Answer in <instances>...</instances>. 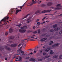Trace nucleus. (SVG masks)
<instances>
[{"label": "nucleus", "mask_w": 62, "mask_h": 62, "mask_svg": "<svg viewBox=\"0 0 62 62\" xmlns=\"http://www.w3.org/2000/svg\"><path fill=\"white\" fill-rule=\"evenodd\" d=\"M54 52L53 51V50H51L50 51V53L51 54H54Z\"/></svg>", "instance_id": "nucleus-27"}, {"label": "nucleus", "mask_w": 62, "mask_h": 62, "mask_svg": "<svg viewBox=\"0 0 62 62\" xmlns=\"http://www.w3.org/2000/svg\"><path fill=\"white\" fill-rule=\"evenodd\" d=\"M22 25L21 24H19L16 25V26H18V27H20Z\"/></svg>", "instance_id": "nucleus-32"}, {"label": "nucleus", "mask_w": 62, "mask_h": 62, "mask_svg": "<svg viewBox=\"0 0 62 62\" xmlns=\"http://www.w3.org/2000/svg\"><path fill=\"white\" fill-rule=\"evenodd\" d=\"M57 57V56L56 55H54L53 57V58H56Z\"/></svg>", "instance_id": "nucleus-29"}, {"label": "nucleus", "mask_w": 62, "mask_h": 62, "mask_svg": "<svg viewBox=\"0 0 62 62\" xmlns=\"http://www.w3.org/2000/svg\"><path fill=\"white\" fill-rule=\"evenodd\" d=\"M21 44H19V45L18 46V47L20 46V45Z\"/></svg>", "instance_id": "nucleus-56"}, {"label": "nucleus", "mask_w": 62, "mask_h": 62, "mask_svg": "<svg viewBox=\"0 0 62 62\" xmlns=\"http://www.w3.org/2000/svg\"><path fill=\"white\" fill-rule=\"evenodd\" d=\"M53 4V3L52 2H48L47 4V5L48 6H51Z\"/></svg>", "instance_id": "nucleus-10"}, {"label": "nucleus", "mask_w": 62, "mask_h": 62, "mask_svg": "<svg viewBox=\"0 0 62 62\" xmlns=\"http://www.w3.org/2000/svg\"><path fill=\"white\" fill-rule=\"evenodd\" d=\"M20 51H21V50L20 49H19L18 50H17V53H20Z\"/></svg>", "instance_id": "nucleus-47"}, {"label": "nucleus", "mask_w": 62, "mask_h": 62, "mask_svg": "<svg viewBox=\"0 0 62 62\" xmlns=\"http://www.w3.org/2000/svg\"><path fill=\"white\" fill-rule=\"evenodd\" d=\"M7 58H5V60H7Z\"/></svg>", "instance_id": "nucleus-59"}, {"label": "nucleus", "mask_w": 62, "mask_h": 62, "mask_svg": "<svg viewBox=\"0 0 62 62\" xmlns=\"http://www.w3.org/2000/svg\"><path fill=\"white\" fill-rule=\"evenodd\" d=\"M8 43H9V44H10V43H13V42L12 41H9L8 42Z\"/></svg>", "instance_id": "nucleus-33"}, {"label": "nucleus", "mask_w": 62, "mask_h": 62, "mask_svg": "<svg viewBox=\"0 0 62 62\" xmlns=\"http://www.w3.org/2000/svg\"><path fill=\"white\" fill-rule=\"evenodd\" d=\"M43 55H45L46 54V53H43Z\"/></svg>", "instance_id": "nucleus-49"}, {"label": "nucleus", "mask_w": 62, "mask_h": 62, "mask_svg": "<svg viewBox=\"0 0 62 62\" xmlns=\"http://www.w3.org/2000/svg\"><path fill=\"white\" fill-rule=\"evenodd\" d=\"M37 24H39V25H40L41 23H40V22H38L37 23Z\"/></svg>", "instance_id": "nucleus-44"}, {"label": "nucleus", "mask_w": 62, "mask_h": 62, "mask_svg": "<svg viewBox=\"0 0 62 62\" xmlns=\"http://www.w3.org/2000/svg\"><path fill=\"white\" fill-rule=\"evenodd\" d=\"M21 54H23L22 55H24V52L23 51H21Z\"/></svg>", "instance_id": "nucleus-31"}, {"label": "nucleus", "mask_w": 62, "mask_h": 62, "mask_svg": "<svg viewBox=\"0 0 62 62\" xmlns=\"http://www.w3.org/2000/svg\"><path fill=\"white\" fill-rule=\"evenodd\" d=\"M8 32H7L5 33V35L6 36H7L8 35Z\"/></svg>", "instance_id": "nucleus-35"}, {"label": "nucleus", "mask_w": 62, "mask_h": 62, "mask_svg": "<svg viewBox=\"0 0 62 62\" xmlns=\"http://www.w3.org/2000/svg\"><path fill=\"white\" fill-rule=\"evenodd\" d=\"M59 58L60 59H62V55H61L59 57Z\"/></svg>", "instance_id": "nucleus-41"}, {"label": "nucleus", "mask_w": 62, "mask_h": 62, "mask_svg": "<svg viewBox=\"0 0 62 62\" xmlns=\"http://www.w3.org/2000/svg\"><path fill=\"white\" fill-rule=\"evenodd\" d=\"M33 54V53L32 52H31L30 53L31 54Z\"/></svg>", "instance_id": "nucleus-58"}, {"label": "nucleus", "mask_w": 62, "mask_h": 62, "mask_svg": "<svg viewBox=\"0 0 62 62\" xmlns=\"http://www.w3.org/2000/svg\"><path fill=\"white\" fill-rule=\"evenodd\" d=\"M37 32H38V31H37L33 32V34H36V33H37Z\"/></svg>", "instance_id": "nucleus-36"}, {"label": "nucleus", "mask_w": 62, "mask_h": 62, "mask_svg": "<svg viewBox=\"0 0 62 62\" xmlns=\"http://www.w3.org/2000/svg\"><path fill=\"white\" fill-rule=\"evenodd\" d=\"M27 27V26L26 25L24 26L23 27H21L20 28V29H24V28H25Z\"/></svg>", "instance_id": "nucleus-19"}, {"label": "nucleus", "mask_w": 62, "mask_h": 62, "mask_svg": "<svg viewBox=\"0 0 62 62\" xmlns=\"http://www.w3.org/2000/svg\"><path fill=\"white\" fill-rule=\"evenodd\" d=\"M51 61V59L50 58H48L46 60V62H49Z\"/></svg>", "instance_id": "nucleus-21"}, {"label": "nucleus", "mask_w": 62, "mask_h": 62, "mask_svg": "<svg viewBox=\"0 0 62 62\" xmlns=\"http://www.w3.org/2000/svg\"><path fill=\"white\" fill-rule=\"evenodd\" d=\"M34 53H36V51L35 50L34 51Z\"/></svg>", "instance_id": "nucleus-63"}, {"label": "nucleus", "mask_w": 62, "mask_h": 62, "mask_svg": "<svg viewBox=\"0 0 62 62\" xmlns=\"http://www.w3.org/2000/svg\"><path fill=\"white\" fill-rule=\"evenodd\" d=\"M59 16H62V14H60V15H59Z\"/></svg>", "instance_id": "nucleus-60"}, {"label": "nucleus", "mask_w": 62, "mask_h": 62, "mask_svg": "<svg viewBox=\"0 0 62 62\" xmlns=\"http://www.w3.org/2000/svg\"><path fill=\"white\" fill-rule=\"evenodd\" d=\"M47 39V38H42L40 40L41 41H45V40H46Z\"/></svg>", "instance_id": "nucleus-9"}, {"label": "nucleus", "mask_w": 62, "mask_h": 62, "mask_svg": "<svg viewBox=\"0 0 62 62\" xmlns=\"http://www.w3.org/2000/svg\"><path fill=\"white\" fill-rule=\"evenodd\" d=\"M18 38H19V37H16V38H15L16 40H18V39L17 40V39H18Z\"/></svg>", "instance_id": "nucleus-51"}, {"label": "nucleus", "mask_w": 62, "mask_h": 62, "mask_svg": "<svg viewBox=\"0 0 62 62\" xmlns=\"http://www.w3.org/2000/svg\"><path fill=\"white\" fill-rule=\"evenodd\" d=\"M50 57V56H45V57H43V58L44 59H45V58H48V57Z\"/></svg>", "instance_id": "nucleus-24"}, {"label": "nucleus", "mask_w": 62, "mask_h": 62, "mask_svg": "<svg viewBox=\"0 0 62 62\" xmlns=\"http://www.w3.org/2000/svg\"><path fill=\"white\" fill-rule=\"evenodd\" d=\"M19 32L20 33H25L26 32V30H22L21 29H19Z\"/></svg>", "instance_id": "nucleus-5"}, {"label": "nucleus", "mask_w": 62, "mask_h": 62, "mask_svg": "<svg viewBox=\"0 0 62 62\" xmlns=\"http://www.w3.org/2000/svg\"><path fill=\"white\" fill-rule=\"evenodd\" d=\"M42 60H42V59H38V61H42Z\"/></svg>", "instance_id": "nucleus-42"}, {"label": "nucleus", "mask_w": 62, "mask_h": 62, "mask_svg": "<svg viewBox=\"0 0 62 62\" xmlns=\"http://www.w3.org/2000/svg\"><path fill=\"white\" fill-rule=\"evenodd\" d=\"M11 10H10L9 11V13L10 15H12V14L14 13L15 11V8H12L11 9Z\"/></svg>", "instance_id": "nucleus-2"}, {"label": "nucleus", "mask_w": 62, "mask_h": 62, "mask_svg": "<svg viewBox=\"0 0 62 62\" xmlns=\"http://www.w3.org/2000/svg\"><path fill=\"white\" fill-rule=\"evenodd\" d=\"M57 26V25L56 24H55L53 26V28H55V27H56Z\"/></svg>", "instance_id": "nucleus-28"}, {"label": "nucleus", "mask_w": 62, "mask_h": 62, "mask_svg": "<svg viewBox=\"0 0 62 62\" xmlns=\"http://www.w3.org/2000/svg\"><path fill=\"white\" fill-rule=\"evenodd\" d=\"M4 48L5 49L9 51H11L12 50V49L10 48L9 47L7 46H5Z\"/></svg>", "instance_id": "nucleus-4"}, {"label": "nucleus", "mask_w": 62, "mask_h": 62, "mask_svg": "<svg viewBox=\"0 0 62 62\" xmlns=\"http://www.w3.org/2000/svg\"><path fill=\"white\" fill-rule=\"evenodd\" d=\"M30 15V14H27L26 16H25L23 18V19H24V18H27V17H28V16H29V15Z\"/></svg>", "instance_id": "nucleus-16"}, {"label": "nucleus", "mask_w": 62, "mask_h": 62, "mask_svg": "<svg viewBox=\"0 0 62 62\" xmlns=\"http://www.w3.org/2000/svg\"><path fill=\"white\" fill-rule=\"evenodd\" d=\"M59 29H60V28L58 27L54 29V30H53V29H51L50 30V33H52V32H53L54 31H58Z\"/></svg>", "instance_id": "nucleus-3"}, {"label": "nucleus", "mask_w": 62, "mask_h": 62, "mask_svg": "<svg viewBox=\"0 0 62 62\" xmlns=\"http://www.w3.org/2000/svg\"><path fill=\"white\" fill-rule=\"evenodd\" d=\"M50 35H47L46 36V38H48V37H50Z\"/></svg>", "instance_id": "nucleus-43"}, {"label": "nucleus", "mask_w": 62, "mask_h": 62, "mask_svg": "<svg viewBox=\"0 0 62 62\" xmlns=\"http://www.w3.org/2000/svg\"><path fill=\"white\" fill-rule=\"evenodd\" d=\"M4 50V47H3V46H1V47H0V50L3 51Z\"/></svg>", "instance_id": "nucleus-13"}, {"label": "nucleus", "mask_w": 62, "mask_h": 62, "mask_svg": "<svg viewBox=\"0 0 62 62\" xmlns=\"http://www.w3.org/2000/svg\"><path fill=\"white\" fill-rule=\"evenodd\" d=\"M38 32L39 34V33H40V30L39 29L38 30Z\"/></svg>", "instance_id": "nucleus-37"}, {"label": "nucleus", "mask_w": 62, "mask_h": 62, "mask_svg": "<svg viewBox=\"0 0 62 62\" xmlns=\"http://www.w3.org/2000/svg\"><path fill=\"white\" fill-rule=\"evenodd\" d=\"M40 12V10H38L35 13V14H37V13H39Z\"/></svg>", "instance_id": "nucleus-25"}, {"label": "nucleus", "mask_w": 62, "mask_h": 62, "mask_svg": "<svg viewBox=\"0 0 62 62\" xmlns=\"http://www.w3.org/2000/svg\"><path fill=\"white\" fill-rule=\"evenodd\" d=\"M39 19H38L36 20V22H39Z\"/></svg>", "instance_id": "nucleus-45"}, {"label": "nucleus", "mask_w": 62, "mask_h": 62, "mask_svg": "<svg viewBox=\"0 0 62 62\" xmlns=\"http://www.w3.org/2000/svg\"><path fill=\"white\" fill-rule=\"evenodd\" d=\"M62 34V30L61 31L59 32V34L60 35H61Z\"/></svg>", "instance_id": "nucleus-30"}, {"label": "nucleus", "mask_w": 62, "mask_h": 62, "mask_svg": "<svg viewBox=\"0 0 62 62\" xmlns=\"http://www.w3.org/2000/svg\"><path fill=\"white\" fill-rule=\"evenodd\" d=\"M7 22L8 23H9V22L8 21H7Z\"/></svg>", "instance_id": "nucleus-62"}, {"label": "nucleus", "mask_w": 62, "mask_h": 62, "mask_svg": "<svg viewBox=\"0 0 62 62\" xmlns=\"http://www.w3.org/2000/svg\"><path fill=\"white\" fill-rule=\"evenodd\" d=\"M46 35V34H42L41 35L42 36H43V37H44V36H45Z\"/></svg>", "instance_id": "nucleus-40"}, {"label": "nucleus", "mask_w": 62, "mask_h": 62, "mask_svg": "<svg viewBox=\"0 0 62 62\" xmlns=\"http://www.w3.org/2000/svg\"><path fill=\"white\" fill-rule=\"evenodd\" d=\"M30 40L31 41H34L35 40H34V39H31Z\"/></svg>", "instance_id": "nucleus-46"}, {"label": "nucleus", "mask_w": 62, "mask_h": 62, "mask_svg": "<svg viewBox=\"0 0 62 62\" xmlns=\"http://www.w3.org/2000/svg\"><path fill=\"white\" fill-rule=\"evenodd\" d=\"M20 8L21 9H22V7L21 6Z\"/></svg>", "instance_id": "nucleus-61"}, {"label": "nucleus", "mask_w": 62, "mask_h": 62, "mask_svg": "<svg viewBox=\"0 0 62 62\" xmlns=\"http://www.w3.org/2000/svg\"><path fill=\"white\" fill-rule=\"evenodd\" d=\"M30 60L31 61H33L35 60V59L34 58H31L30 59Z\"/></svg>", "instance_id": "nucleus-20"}, {"label": "nucleus", "mask_w": 62, "mask_h": 62, "mask_svg": "<svg viewBox=\"0 0 62 62\" xmlns=\"http://www.w3.org/2000/svg\"><path fill=\"white\" fill-rule=\"evenodd\" d=\"M56 7H61V8H62V7L61 6V4H57L56 5Z\"/></svg>", "instance_id": "nucleus-22"}, {"label": "nucleus", "mask_w": 62, "mask_h": 62, "mask_svg": "<svg viewBox=\"0 0 62 62\" xmlns=\"http://www.w3.org/2000/svg\"><path fill=\"white\" fill-rule=\"evenodd\" d=\"M59 23H62V22H60Z\"/></svg>", "instance_id": "nucleus-64"}, {"label": "nucleus", "mask_w": 62, "mask_h": 62, "mask_svg": "<svg viewBox=\"0 0 62 62\" xmlns=\"http://www.w3.org/2000/svg\"><path fill=\"white\" fill-rule=\"evenodd\" d=\"M50 42L51 43L49 44V45H51L54 42L53 41H50Z\"/></svg>", "instance_id": "nucleus-26"}, {"label": "nucleus", "mask_w": 62, "mask_h": 62, "mask_svg": "<svg viewBox=\"0 0 62 62\" xmlns=\"http://www.w3.org/2000/svg\"><path fill=\"white\" fill-rule=\"evenodd\" d=\"M9 17H8V16H6L4 17L3 19H2L1 21V22H0V23L1 24L2 23V22H5V23L2 24L3 25H6L7 24V23H6V22H5V21L6 20H8V19Z\"/></svg>", "instance_id": "nucleus-1"}, {"label": "nucleus", "mask_w": 62, "mask_h": 62, "mask_svg": "<svg viewBox=\"0 0 62 62\" xmlns=\"http://www.w3.org/2000/svg\"><path fill=\"white\" fill-rule=\"evenodd\" d=\"M15 36H11L10 37V39H15Z\"/></svg>", "instance_id": "nucleus-23"}, {"label": "nucleus", "mask_w": 62, "mask_h": 62, "mask_svg": "<svg viewBox=\"0 0 62 62\" xmlns=\"http://www.w3.org/2000/svg\"><path fill=\"white\" fill-rule=\"evenodd\" d=\"M32 2L31 3V4H30V6H31V5H33V4H35V3H36L35 1H34V0H32Z\"/></svg>", "instance_id": "nucleus-15"}, {"label": "nucleus", "mask_w": 62, "mask_h": 62, "mask_svg": "<svg viewBox=\"0 0 62 62\" xmlns=\"http://www.w3.org/2000/svg\"><path fill=\"white\" fill-rule=\"evenodd\" d=\"M34 38V37H31V39H35V38Z\"/></svg>", "instance_id": "nucleus-54"}, {"label": "nucleus", "mask_w": 62, "mask_h": 62, "mask_svg": "<svg viewBox=\"0 0 62 62\" xmlns=\"http://www.w3.org/2000/svg\"><path fill=\"white\" fill-rule=\"evenodd\" d=\"M32 50V49H28V51H29V52H30V51H31V50Z\"/></svg>", "instance_id": "nucleus-53"}, {"label": "nucleus", "mask_w": 62, "mask_h": 62, "mask_svg": "<svg viewBox=\"0 0 62 62\" xmlns=\"http://www.w3.org/2000/svg\"><path fill=\"white\" fill-rule=\"evenodd\" d=\"M42 7H44V8H46L47 7V5L44 4H42L41 5Z\"/></svg>", "instance_id": "nucleus-18"}, {"label": "nucleus", "mask_w": 62, "mask_h": 62, "mask_svg": "<svg viewBox=\"0 0 62 62\" xmlns=\"http://www.w3.org/2000/svg\"><path fill=\"white\" fill-rule=\"evenodd\" d=\"M46 18V17H44L43 19L42 20V21H43V20H44V19H45V18Z\"/></svg>", "instance_id": "nucleus-48"}, {"label": "nucleus", "mask_w": 62, "mask_h": 62, "mask_svg": "<svg viewBox=\"0 0 62 62\" xmlns=\"http://www.w3.org/2000/svg\"><path fill=\"white\" fill-rule=\"evenodd\" d=\"M51 9H54L55 10H56L57 9L58 10H59L60 9H62V8H59L58 7H57L56 8H54V7H51L50 8Z\"/></svg>", "instance_id": "nucleus-7"}, {"label": "nucleus", "mask_w": 62, "mask_h": 62, "mask_svg": "<svg viewBox=\"0 0 62 62\" xmlns=\"http://www.w3.org/2000/svg\"><path fill=\"white\" fill-rule=\"evenodd\" d=\"M53 38H54V36H52V37H50V38L51 39H52Z\"/></svg>", "instance_id": "nucleus-52"}, {"label": "nucleus", "mask_w": 62, "mask_h": 62, "mask_svg": "<svg viewBox=\"0 0 62 62\" xmlns=\"http://www.w3.org/2000/svg\"><path fill=\"white\" fill-rule=\"evenodd\" d=\"M22 58L21 57H20L19 58V59L18 60V61H21V60H22Z\"/></svg>", "instance_id": "nucleus-34"}, {"label": "nucleus", "mask_w": 62, "mask_h": 62, "mask_svg": "<svg viewBox=\"0 0 62 62\" xmlns=\"http://www.w3.org/2000/svg\"><path fill=\"white\" fill-rule=\"evenodd\" d=\"M59 43H57L56 44H55L52 45V47H55V46H58L59 45Z\"/></svg>", "instance_id": "nucleus-17"}, {"label": "nucleus", "mask_w": 62, "mask_h": 62, "mask_svg": "<svg viewBox=\"0 0 62 62\" xmlns=\"http://www.w3.org/2000/svg\"><path fill=\"white\" fill-rule=\"evenodd\" d=\"M53 11V10H44L42 12H41L42 13H46V12H52L51 11Z\"/></svg>", "instance_id": "nucleus-6"}, {"label": "nucleus", "mask_w": 62, "mask_h": 62, "mask_svg": "<svg viewBox=\"0 0 62 62\" xmlns=\"http://www.w3.org/2000/svg\"><path fill=\"white\" fill-rule=\"evenodd\" d=\"M48 15H50V16H54V15L52 14H48Z\"/></svg>", "instance_id": "nucleus-38"}, {"label": "nucleus", "mask_w": 62, "mask_h": 62, "mask_svg": "<svg viewBox=\"0 0 62 62\" xmlns=\"http://www.w3.org/2000/svg\"><path fill=\"white\" fill-rule=\"evenodd\" d=\"M13 32V29L12 28H11L9 30V32L10 33H12Z\"/></svg>", "instance_id": "nucleus-14"}, {"label": "nucleus", "mask_w": 62, "mask_h": 62, "mask_svg": "<svg viewBox=\"0 0 62 62\" xmlns=\"http://www.w3.org/2000/svg\"><path fill=\"white\" fill-rule=\"evenodd\" d=\"M36 27H35V26H34V27H33V29H35Z\"/></svg>", "instance_id": "nucleus-50"}, {"label": "nucleus", "mask_w": 62, "mask_h": 62, "mask_svg": "<svg viewBox=\"0 0 62 62\" xmlns=\"http://www.w3.org/2000/svg\"><path fill=\"white\" fill-rule=\"evenodd\" d=\"M45 22H46L45 21H44V22H43V23H45Z\"/></svg>", "instance_id": "nucleus-57"}, {"label": "nucleus", "mask_w": 62, "mask_h": 62, "mask_svg": "<svg viewBox=\"0 0 62 62\" xmlns=\"http://www.w3.org/2000/svg\"><path fill=\"white\" fill-rule=\"evenodd\" d=\"M21 11V9H20L19 10L18 9H17L16 11V15L17 14V13H18V12H19V11Z\"/></svg>", "instance_id": "nucleus-12"}, {"label": "nucleus", "mask_w": 62, "mask_h": 62, "mask_svg": "<svg viewBox=\"0 0 62 62\" xmlns=\"http://www.w3.org/2000/svg\"><path fill=\"white\" fill-rule=\"evenodd\" d=\"M10 46L12 47H16L17 46V44H14L10 45Z\"/></svg>", "instance_id": "nucleus-8"}, {"label": "nucleus", "mask_w": 62, "mask_h": 62, "mask_svg": "<svg viewBox=\"0 0 62 62\" xmlns=\"http://www.w3.org/2000/svg\"><path fill=\"white\" fill-rule=\"evenodd\" d=\"M51 50L50 48H47L45 50V52H48L49 50Z\"/></svg>", "instance_id": "nucleus-11"}, {"label": "nucleus", "mask_w": 62, "mask_h": 62, "mask_svg": "<svg viewBox=\"0 0 62 62\" xmlns=\"http://www.w3.org/2000/svg\"><path fill=\"white\" fill-rule=\"evenodd\" d=\"M25 40V39H24V40H22V41H23V42H24V40Z\"/></svg>", "instance_id": "nucleus-55"}, {"label": "nucleus", "mask_w": 62, "mask_h": 62, "mask_svg": "<svg viewBox=\"0 0 62 62\" xmlns=\"http://www.w3.org/2000/svg\"><path fill=\"white\" fill-rule=\"evenodd\" d=\"M31 32H32V31H27V33H30Z\"/></svg>", "instance_id": "nucleus-39"}]
</instances>
